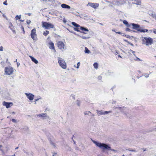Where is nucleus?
<instances>
[{
    "mask_svg": "<svg viewBox=\"0 0 156 156\" xmlns=\"http://www.w3.org/2000/svg\"><path fill=\"white\" fill-rule=\"evenodd\" d=\"M92 140L93 142L95 144L97 147H99L102 149L111 150L115 153L117 152L116 150L113 149H111V147L107 144L104 143H101L94 140Z\"/></svg>",
    "mask_w": 156,
    "mask_h": 156,
    "instance_id": "nucleus-1",
    "label": "nucleus"
},
{
    "mask_svg": "<svg viewBox=\"0 0 156 156\" xmlns=\"http://www.w3.org/2000/svg\"><path fill=\"white\" fill-rule=\"evenodd\" d=\"M142 44L148 46L151 45L153 43V39L150 37H142Z\"/></svg>",
    "mask_w": 156,
    "mask_h": 156,
    "instance_id": "nucleus-2",
    "label": "nucleus"
},
{
    "mask_svg": "<svg viewBox=\"0 0 156 156\" xmlns=\"http://www.w3.org/2000/svg\"><path fill=\"white\" fill-rule=\"evenodd\" d=\"M58 62L60 66L63 69L66 68V64L64 59L60 57H58Z\"/></svg>",
    "mask_w": 156,
    "mask_h": 156,
    "instance_id": "nucleus-3",
    "label": "nucleus"
},
{
    "mask_svg": "<svg viewBox=\"0 0 156 156\" xmlns=\"http://www.w3.org/2000/svg\"><path fill=\"white\" fill-rule=\"evenodd\" d=\"M41 25L42 27L45 28L46 29L53 28L54 27L53 24L45 22H42Z\"/></svg>",
    "mask_w": 156,
    "mask_h": 156,
    "instance_id": "nucleus-4",
    "label": "nucleus"
},
{
    "mask_svg": "<svg viewBox=\"0 0 156 156\" xmlns=\"http://www.w3.org/2000/svg\"><path fill=\"white\" fill-rule=\"evenodd\" d=\"M14 72L13 68L11 66H9L5 67V72L7 75H10L13 74Z\"/></svg>",
    "mask_w": 156,
    "mask_h": 156,
    "instance_id": "nucleus-5",
    "label": "nucleus"
},
{
    "mask_svg": "<svg viewBox=\"0 0 156 156\" xmlns=\"http://www.w3.org/2000/svg\"><path fill=\"white\" fill-rule=\"evenodd\" d=\"M31 37L34 41L37 40V34H36V30L35 28L32 29L31 31L30 34Z\"/></svg>",
    "mask_w": 156,
    "mask_h": 156,
    "instance_id": "nucleus-6",
    "label": "nucleus"
},
{
    "mask_svg": "<svg viewBox=\"0 0 156 156\" xmlns=\"http://www.w3.org/2000/svg\"><path fill=\"white\" fill-rule=\"evenodd\" d=\"M65 42H64L62 41H58L57 42V46L58 48L62 51L64 50L66 47L65 43Z\"/></svg>",
    "mask_w": 156,
    "mask_h": 156,
    "instance_id": "nucleus-7",
    "label": "nucleus"
},
{
    "mask_svg": "<svg viewBox=\"0 0 156 156\" xmlns=\"http://www.w3.org/2000/svg\"><path fill=\"white\" fill-rule=\"evenodd\" d=\"M97 112L98 115H106L108 114L111 113L112 112V111H104L103 110H96Z\"/></svg>",
    "mask_w": 156,
    "mask_h": 156,
    "instance_id": "nucleus-8",
    "label": "nucleus"
},
{
    "mask_svg": "<svg viewBox=\"0 0 156 156\" xmlns=\"http://www.w3.org/2000/svg\"><path fill=\"white\" fill-rule=\"evenodd\" d=\"M126 3V2L123 0L115 1L112 2V3L115 5L120 6Z\"/></svg>",
    "mask_w": 156,
    "mask_h": 156,
    "instance_id": "nucleus-9",
    "label": "nucleus"
},
{
    "mask_svg": "<svg viewBox=\"0 0 156 156\" xmlns=\"http://www.w3.org/2000/svg\"><path fill=\"white\" fill-rule=\"evenodd\" d=\"M25 94L30 100L32 101L34 99V95L30 93H25Z\"/></svg>",
    "mask_w": 156,
    "mask_h": 156,
    "instance_id": "nucleus-10",
    "label": "nucleus"
},
{
    "mask_svg": "<svg viewBox=\"0 0 156 156\" xmlns=\"http://www.w3.org/2000/svg\"><path fill=\"white\" fill-rule=\"evenodd\" d=\"M2 105L8 108L13 105V103L12 102H7L4 101L2 103Z\"/></svg>",
    "mask_w": 156,
    "mask_h": 156,
    "instance_id": "nucleus-11",
    "label": "nucleus"
},
{
    "mask_svg": "<svg viewBox=\"0 0 156 156\" xmlns=\"http://www.w3.org/2000/svg\"><path fill=\"white\" fill-rule=\"evenodd\" d=\"M37 116L38 118H40L43 119H46L47 117L48 118V116H47V115L46 113H42L37 114Z\"/></svg>",
    "mask_w": 156,
    "mask_h": 156,
    "instance_id": "nucleus-12",
    "label": "nucleus"
},
{
    "mask_svg": "<svg viewBox=\"0 0 156 156\" xmlns=\"http://www.w3.org/2000/svg\"><path fill=\"white\" fill-rule=\"evenodd\" d=\"M87 5H89L91 7H92L94 9H95L97 7H98L99 5L97 3H88Z\"/></svg>",
    "mask_w": 156,
    "mask_h": 156,
    "instance_id": "nucleus-13",
    "label": "nucleus"
},
{
    "mask_svg": "<svg viewBox=\"0 0 156 156\" xmlns=\"http://www.w3.org/2000/svg\"><path fill=\"white\" fill-rule=\"evenodd\" d=\"M130 25L133 26V29L137 30V31H138V30L139 29L141 28H140V25L138 24L132 23H130Z\"/></svg>",
    "mask_w": 156,
    "mask_h": 156,
    "instance_id": "nucleus-14",
    "label": "nucleus"
},
{
    "mask_svg": "<svg viewBox=\"0 0 156 156\" xmlns=\"http://www.w3.org/2000/svg\"><path fill=\"white\" fill-rule=\"evenodd\" d=\"M61 7L64 9H70V7L66 4H62L61 5Z\"/></svg>",
    "mask_w": 156,
    "mask_h": 156,
    "instance_id": "nucleus-15",
    "label": "nucleus"
},
{
    "mask_svg": "<svg viewBox=\"0 0 156 156\" xmlns=\"http://www.w3.org/2000/svg\"><path fill=\"white\" fill-rule=\"evenodd\" d=\"M29 57L31 59L32 61L35 63V64H37L38 63V61L36 60L35 58H34V57H32L31 56H30Z\"/></svg>",
    "mask_w": 156,
    "mask_h": 156,
    "instance_id": "nucleus-16",
    "label": "nucleus"
},
{
    "mask_svg": "<svg viewBox=\"0 0 156 156\" xmlns=\"http://www.w3.org/2000/svg\"><path fill=\"white\" fill-rule=\"evenodd\" d=\"M49 48L51 49H55L54 43L51 42L49 43Z\"/></svg>",
    "mask_w": 156,
    "mask_h": 156,
    "instance_id": "nucleus-17",
    "label": "nucleus"
},
{
    "mask_svg": "<svg viewBox=\"0 0 156 156\" xmlns=\"http://www.w3.org/2000/svg\"><path fill=\"white\" fill-rule=\"evenodd\" d=\"M114 109H118L120 110L121 112H123V110H125L126 108H124V107H114Z\"/></svg>",
    "mask_w": 156,
    "mask_h": 156,
    "instance_id": "nucleus-18",
    "label": "nucleus"
},
{
    "mask_svg": "<svg viewBox=\"0 0 156 156\" xmlns=\"http://www.w3.org/2000/svg\"><path fill=\"white\" fill-rule=\"evenodd\" d=\"M138 31L139 32H148V30L147 29H142V28H139V29L138 30Z\"/></svg>",
    "mask_w": 156,
    "mask_h": 156,
    "instance_id": "nucleus-19",
    "label": "nucleus"
},
{
    "mask_svg": "<svg viewBox=\"0 0 156 156\" xmlns=\"http://www.w3.org/2000/svg\"><path fill=\"white\" fill-rule=\"evenodd\" d=\"M123 23L127 27H129L131 26L130 24H129L128 22L126 20H124L123 21Z\"/></svg>",
    "mask_w": 156,
    "mask_h": 156,
    "instance_id": "nucleus-20",
    "label": "nucleus"
},
{
    "mask_svg": "<svg viewBox=\"0 0 156 156\" xmlns=\"http://www.w3.org/2000/svg\"><path fill=\"white\" fill-rule=\"evenodd\" d=\"M80 29L81 30L83 31H88V30L87 29L84 28V27H80Z\"/></svg>",
    "mask_w": 156,
    "mask_h": 156,
    "instance_id": "nucleus-21",
    "label": "nucleus"
},
{
    "mask_svg": "<svg viewBox=\"0 0 156 156\" xmlns=\"http://www.w3.org/2000/svg\"><path fill=\"white\" fill-rule=\"evenodd\" d=\"M84 114L85 115H90V114H91V113L90 111H86L84 112Z\"/></svg>",
    "mask_w": 156,
    "mask_h": 156,
    "instance_id": "nucleus-22",
    "label": "nucleus"
},
{
    "mask_svg": "<svg viewBox=\"0 0 156 156\" xmlns=\"http://www.w3.org/2000/svg\"><path fill=\"white\" fill-rule=\"evenodd\" d=\"M49 34V31L48 30H46L43 32V34L45 36H46Z\"/></svg>",
    "mask_w": 156,
    "mask_h": 156,
    "instance_id": "nucleus-23",
    "label": "nucleus"
},
{
    "mask_svg": "<svg viewBox=\"0 0 156 156\" xmlns=\"http://www.w3.org/2000/svg\"><path fill=\"white\" fill-rule=\"evenodd\" d=\"M72 24H73V25L76 27H80V26L79 25L77 24L76 23H75L74 22H73L72 23Z\"/></svg>",
    "mask_w": 156,
    "mask_h": 156,
    "instance_id": "nucleus-24",
    "label": "nucleus"
},
{
    "mask_svg": "<svg viewBox=\"0 0 156 156\" xmlns=\"http://www.w3.org/2000/svg\"><path fill=\"white\" fill-rule=\"evenodd\" d=\"M93 66L94 68L97 69L98 67V64L97 63L95 62Z\"/></svg>",
    "mask_w": 156,
    "mask_h": 156,
    "instance_id": "nucleus-25",
    "label": "nucleus"
},
{
    "mask_svg": "<svg viewBox=\"0 0 156 156\" xmlns=\"http://www.w3.org/2000/svg\"><path fill=\"white\" fill-rule=\"evenodd\" d=\"M85 53H87L89 54L90 53V51L89 50H88V49L87 48V47L85 48Z\"/></svg>",
    "mask_w": 156,
    "mask_h": 156,
    "instance_id": "nucleus-26",
    "label": "nucleus"
},
{
    "mask_svg": "<svg viewBox=\"0 0 156 156\" xmlns=\"http://www.w3.org/2000/svg\"><path fill=\"white\" fill-rule=\"evenodd\" d=\"M21 15L19 16L17 15L15 17L16 20H17L18 19H20L21 18Z\"/></svg>",
    "mask_w": 156,
    "mask_h": 156,
    "instance_id": "nucleus-27",
    "label": "nucleus"
},
{
    "mask_svg": "<svg viewBox=\"0 0 156 156\" xmlns=\"http://www.w3.org/2000/svg\"><path fill=\"white\" fill-rule=\"evenodd\" d=\"M78 35L80 36V37H81L82 39H88L89 38V37H86L83 36H79V35Z\"/></svg>",
    "mask_w": 156,
    "mask_h": 156,
    "instance_id": "nucleus-28",
    "label": "nucleus"
},
{
    "mask_svg": "<svg viewBox=\"0 0 156 156\" xmlns=\"http://www.w3.org/2000/svg\"><path fill=\"white\" fill-rule=\"evenodd\" d=\"M74 29L75 31H79V29H80V27H76L74 28Z\"/></svg>",
    "mask_w": 156,
    "mask_h": 156,
    "instance_id": "nucleus-29",
    "label": "nucleus"
},
{
    "mask_svg": "<svg viewBox=\"0 0 156 156\" xmlns=\"http://www.w3.org/2000/svg\"><path fill=\"white\" fill-rule=\"evenodd\" d=\"M13 27V25L11 22H9V28H11Z\"/></svg>",
    "mask_w": 156,
    "mask_h": 156,
    "instance_id": "nucleus-30",
    "label": "nucleus"
},
{
    "mask_svg": "<svg viewBox=\"0 0 156 156\" xmlns=\"http://www.w3.org/2000/svg\"><path fill=\"white\" fill-rule=\"evenodd\" d=\"M12 121L14 123H16L17 122V121L16 120V119H12Z\"/></svg>",
    "mask_w": 156,
    "mask_h": 156,
    "instance_id": "nucleus-31",
    "label": "nucleus"
},
{
    "mask_svg": "<svg viewBox=\"0 0 156 156\" xmlns=\"http://www.w3.org/2000/svg\"><path fill=\"white\" fill-rule=\"evenodd\" d=\"M3 51V48L2 46H0V51Z\"/></svg>",
    "mask_w": 156,
    "mask_h": 156,
    "instance_id": "nucleus-32",
    "label": "nucleus"
},
{
    "mask_svg": "<svg viewBox=\"0 0 156 156\" xmlns=\"http://www.w3.org/2000/svg\"><path fill=\"white\" fill-rule=\"evenodd\" d=\"M80 65V62H78L77 64V66H76V68L77 69L79 68V67Z\"/></svg>",
    "mask_w": 156,
    "mask_h": 156,
    "instance_id": "nucleus-33",
    "label": "nucleus"
},
{
    "mask_svg": "<svg viewBox=\"0 0 156 156\" xmlns=\"http://www.w3.org/2000/svg\"><path fill=\"white\" fill-rule=\"evenodd\" d=\"M31 23V21L30 20H27V23L28 24H29Z\"/></svg>",
    "mask_w": 156,
    "mask_h": 156,
    "instance_id": "nucleus-34",
    "label": "nucleus"
},
{
    "mask_svg": "<svg viewBox=\"0 0 156 156\" xmlns=\"http://www.w3.org/2000/svg\"><path fill=\"white\" fill-rule=\"evenodd\" d=\"M119 51L117 50H115V54L116 55H117V54H119Z\"/></svg>",
    "mask_w": 156,
    "mask_h": 156,
    "instance_id": "nucleus-35",
    "label": "nucleus"
},
{
    "mask_svg": "<svg viewBox=\"0 0 156 156\" xmlns=\"http://www.w3.org/2000/svg\"><path fill=\"white\" fill-rule=\"evenodd\" d=\"M41 99V98H37L36 99H35L34 101H38V100H39L40 99Z\"/></svg>",
    "mask_w": 156,
    "mask_h": 156,
    "instance_id": "nucleus-36",
    "label": "nucleus"
},
{
    "mask_svg": "<svg viewBox=\"0 0 156 156\" xmlns=\"http://www.w3.org/2000/svg\"><path fill=\"white\" fill-rule=\"evenodd\" d=\"M41 2H46L48 1H49V0H40Z\"/></svg>",
    "mask_w": 156,
    "mask_h": 156,
    "instance_id": "nucleus-37",
    "label": "nucleus"
},
{
    "mask_svg": "<svg viewBox=\"0 0 156 156\" xmlns=\"http://www.w3.org/2000/svg\"><path fill=\"white\" fill-rule=\"evenodd\" d=\"M10 28V29L12 31H13V32H15V30H14V28H12V27H11V28Z\"/></svg>",
    "mask_w": 156,
    "mask_h": 156,
    "instance_id": "nucleus-38",
    "label": "nucleus"
},
{
    "mask_svg": "<svg viewBox=\"0 0 156 156\" xmlns=\"http://www.w3.org/2000/svg\"><path fill=\"white\" fill-rule=\"evenodd\" d=\"M141 3V2H140V1H138L136 3V4H137V5H140V4Z\"/></svg>",
    "mask_w": 156,
    "mask_h": 156,
    "instance_id": "nucleus-39",
    "label": "nucleus"
},
{
    "mask_svg": "<svg viewBox=\"0 0 156 156\" xmlns=\"http://www.w3.org/2000/svg\"><path fill=\"white\" fill-rule=\"evenodd\" d=\"M3 4L5 5H7V1H5L3 2Z\"/></svg>",
    "mask_w": 156,
    "mask_h": 156,
    "instance_id": "nucleus-40",
    "label": "nucleus"
},
{
    "mask_svg": "<svg viewBox=\"0 0 156 156\" xmlns=\"http://www.w3.org/2000/svg\"><path fill=\"white\" fill-rule=\"evenodd\" d=\"M144 76L146 78H147L149 77V75L147 74H145Z\"/></svg>",
    "mask_w": 156,
    "mask_h": 156,
    "instance_id": "nucleus-41",
    "label": "nucleus"
},
{
    "mask_svg": "<svg viewBox=\"0 0 156 156\" xmlns=\"http://www.w3.org/2000/svg\"><path fill=\"white\" fill-rule=\"evenodd\" d=\"M126 31H130V30L129 29V28H126Z\"/></svg>",
    "mask_w": 156,
    "mask_h": 156,
    "instance_id": "nucleus-42",
    "label": "nucleus"
},
{
    "mask_svg": "<svg viewBox=\"0 0 156 156\" xmlns=\"http://www.w3.org/2000/svg\"><path fill=\"white\" fill-rule=\"evenodd\" d=\"M153 32L154 34H156V29H154L153 30Z\"/></svg>",
    "mask_w": 156,
    "mask_h": 156,
    "instance_id": "nucleus-43",
    "label": "nucleus"
},
{
    "mask_svg": "<svg viewBox=\"0 0 156 156\" xmlns=\"http://www.w3.org/2000/svg\"><path fill=\"white\" fill-rule=\"evenodd\" d=\"M130 52H132L133 54V55H135V54H134V53H135V52L134 51H133L132 50H130Z\"/></svg>",
    "mask_w": 156,
    "mask_h": 156,
    "instance_id": "nucleus-44",
    "label": "nucleus"
},
{
    "mask_svg": "<svg viewBox=\"0 0 156 156\" xmlns=\"http://www.w3.org/2000/svg\"><path fill=\"white\" fill-rule=\"evenodd\" d=\"M115 32L117 33V34H122L123 33H121V32Z\"/></svg>",
    "mask_w": 156,
    "mask_h": 156,
    "instance_id": "nucleus-45",
    "label": "nucleus"
},
{
    "mask_svg": "<svg viewBox=\"0 0 156 156\" xmlns=\"http://www.w3.org/2000/svg\"><path fill=\"white\" fill-rule=\"evenodd\" d=\"M129 151H132V152H136V150H129Z\"/></svg>",
    "mask_w": 156,
    "mask_h": 156,
    "instance_id": "nucleus-46",
    "label": "nucleus"
},
{
    "mask_svg": "<svg viewBox=\"0 0 156 156\" xmlns=\"http://www.w3.org/2000/svg\"><path fill=\"white\" fill-rule=\"evenodd\" d=\"M20 65V64L18 62H17V65L18 67Z\"/></svg>",
    "mask_w": 156,
    "mask_h": 156,
    "instance_id": "nucleus-47",
    "label": "nucleus"
},
{
    "mask_svg": "<svg viewBox=\"0 0 156 156\" xmlns=\"http://www.w3.org/2000/svg\"><path fill=\"white\" fill-rule=\"evenodd\" d=\"M27 14L29 16H30L31 15V13H27Z\"/></svg>",
    "mask_w": 156,
    "mask_h": 156,
    "instance_id": "nucleus-48",
    "label": "nucleus"
},
{
    "mask_svg": "<svg viewBox=\"0 0 156 156\" xmlns=\"http://www.w3.org/2000/svg\"><path fill=\"white\" fill-rule=\"evenodd\" d=\"M3 16L4 17H6V16L4 14H3Z\"/></svg>",
    "mask_w": 156,
    "mask_h": 156,
    "instance_id": "nucleus-49",
    "label": "nucleus"
},
{
    "mask_svg": "<svg viewBox=\"0 0 156 156\" xmlns=\"http://www.w3.org/2000/svg\"><path fill=\"white\" fill-rule=\"evenodd\" d=\"M56 154V153H54V154H53V156H55V155Z\"/></svg>",
    "mask_w": 156,
    "mask_h": 156,
    "instance_id": "nucleus-50",
    "label": "nucleus"
},
{
    "mask_svg": "<svg viewBox=\"0 0 156 156\" xmlns=\"http://www.w3.org/2000/svg\"><path fill=\"white\" fill-rule=\"evenodd\" d=\"M2 146L1 145H0V150H1V148L2 147Z\"/></svg>",
    "mask_w": 156,
    "mask_h": 156,
    "instance_id": "nucleus-51",
    "label": "nucleus"
},
{
    "mask_svg": "<svg viewBox=\"0 0 156 156\" xmlns=\"http://www.w3.org/2000/svg\"><path fill=\"white\" fill-rule=\"evenodd\" d=\"M118 57H120V58H122V56H120V55H118Z\"/></svg>",
    "mask_w": 156,
    "mask_h": 156,
    "instance_id": "nucleus-52",
    "label": "nucleus"
},
{
    "mask_svg": "<svg viewBox=\"0 0 156 156\" xmlns=\"http://www.w3.org/2000/svg\"><path fill=\"white\" fill-rule=\"evenodd\" d=\"M51 144H52V145H53V146H54V147L55 146V144H54V143H51Z\"/></svg>",
    "mask_w": 156,
    "mask_h": 156,
    "instance_id": "nucleus-53",
    "label": "nucleus"
},
{
    "mask_svg": "<svg viewBox=\"0 0 156 156\" xmlns=\"http://www.w3.org/2000/svg\"><path fill=\"white\" fill-rule=\"evenodd\" d=\"M115 103V101H113L112 102V104H114V103Z\"/></svg>",
    "mask_w": 156,
    "mask_h": 156,
    "instance_id": "nucleus-54",
    "label": "nucleus"
},
{
    "mask_svg": "<svg viewBox=\"0 0 156 156\" xmlns=\"http://www.w3.org/2000/svg\"><path fill=\"white\" fill-rule=\"evenodd\" d=\"M34 104L35 105H36V104H37V103H36V101H34Z\"/></svg>",
    "mask_w": 156,
    "mask_h": 156,
    "instance_id": "nucleus-55",
    "label": "nucleus"
},
{
    "mask_svg": "<svg viewBox=\"0 0 156 156\" xmlns=\"http://www.w3.org/2000/svg\"><path fill=\"white\" fill-rule=\"evenodd\" d=\"M20 20L22 22H23L24 21V20Z\"/></svg>",
    "mask_w": 156,
    "mask_h": 156,
    "instance_id": "nucleus-56",
    "label": "nucleus"
},
{
    "mask_svg": "<svg viewBox=\"0 0 156 156\" xmlns=\"http://www.w3.org/2000/svg\"><path fill=\"white\" fill-rule=\"evenodd\" d=\"M146 150V149H144L143 150V151H145Z\"/></svg>",
    "mask_w": 156,
    "mask_h": 156,
    "instance_id": "nucleus-57",
    "label": "nucleus"
},
{
    "mask_svg": "<svg viewBox=\"0 0 156 156\" xmlns=\"http://www.w3.org/2000/svg\"><path fill=\"white\" fill-rule=\"evenodd\" d=\"M77 105H78V106H80V104L79 103H78L77 104Z\"/></svg>",
    "mask_w": 156,
    "mask_h": 156,
    "instance_id": "nucleus-58",
    "label": "nucleus"
},
{
    "mask_svg": "<svg viewBox=\"0 0 156 156\" xmlns=\"http://www.w3.org/2000/svg\"><path fill=\"white\" fill-rule=\"evenodd\" d=\"M18 148H19L18 147H16L15 149L16 150Z\"/></svg>",
    "mask_w": 156,
    "mask_h": 156,
    "instance_id": "nucleus-59",
    "label": "nucleus"
},
{
    "mask_svg": "<svg viewBox=\"0 0 156 156\" xmlns=\"http://www.w3.org/2000/svg\"><path fill=\"white\" fill-rule=\"evenodd\" d=\"M12 113L13 114H15V112H12Z\"/></svg>",
    "mask_w": 156,
    "mask_h": 156,
    "instance_id": "nucleus-60",
    "label": "nucleus"
},
{
    "mask_svg": "<svg viewBox=\"0 0 156 156\" xmlns=\"http://www.w3.org/2000/svg\"><path fill=\"white\" fill-rule=\"evenodd\" d=\"M133 32H138V31H135V30H133Z\"/></svg>",
    "mask_w": 156,
    "mask_h": 156,
    "instance_id": "nucleus-61",
    "label": "nucleus"
},
{
    "mask_svg": "<svg viewBox=\"0 0 156 156\" xmlns=\"http://www.w3.org/2000/svg\"><path fill=\"white\" fill-rule=\"evenodd\" d=\"M112 31H114V32H115V30H112Z\"/></svg>",
    "mask_w": 156,
    "mask_h": 156,
    "instance_id": "nucleus-62",
    "label": "nucleus"
},
{
    "mask_svg": "<svg viewBox=\"0 0 156 156\" xmlns=\"http://www.w3.org/2000/svg\"><path fill=\"white\" fill-rule=\"evenodd\" d=\"M154 130H156V128H154Z\"/></svg>",
    "mask_w": 156,
    "mask_h": 156,
    "instance_id": "nucleus-63",
    "label": "nucleus"
},
{
    "mask_svg": "<svg viewBox=\"0 0 156 156\" xmlns=\"http://www.w3.org/2000/svg\"><path fill=\"white\" fill-rule=\"evenodd\" d=\"M100 24L101 25H102V23H100Z\"/></svg>",
    "mask_w": 156,
    "mask_h": 156,
    "instance_id": "nucleus-64",
    "label": "nucleus"
}]
</instances>
